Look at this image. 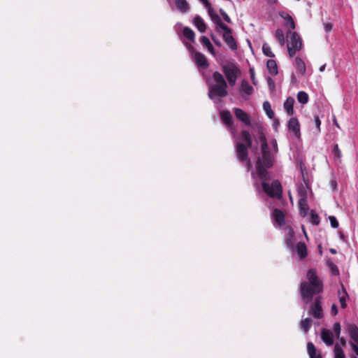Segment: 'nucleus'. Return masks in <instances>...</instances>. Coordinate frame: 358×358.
<instances>
[{"label": "nucleus", "instance_id": "18", "mask_svg": "<svg viewBox=\"0 0 358 358\" xmlns=\"http://www.w3.org/2000/svg\"><path fill=\"white\" fill-rule=\"evenodd\" d=\"M321 338L327 345H332L334 344V336L330 330L323 329L321 331Z\"/></svg>", "mask_w": 358, "mask_h": 358}, {"label": "nucleus", "instance_id": "28", "mask_svg": "<svg viewBox=\"0 0 358 358\" xmlns=\"http://www.w3.org/2000/svg\"><path fill=\"white\" fill-rule=\"evenodd\" d=\"M175 6L182 13H187L189 10V3L186 0H178Z\"/></svg>", "mask_w": 358, "mask_h": 358}, {"label": "nucleus", "instance_id": "30", "mask_svg": "<svg viewBox=\"0 0 358 358\" xmlns=\"http://www.w3.org/2000/svg\"><path fill=\"white\" fill-rule=\"evenodd\" d=\"M240 138L241 141H243V142L245 143V144L248 147L252 146V138H251L250 134L247 130L242 131V132L241 134Z\"/></svg>", "mask_w": 358, "mask_h": 358}, {"label": "nucleus", "instance_id": "24", "mask_svg": "<svg viewBox=\"0 0 358 358\" xmlns=\"http://www.w3.org/2000/svg\"><path fill=\"white\" fill-rule=\"evenodd\" d=\"M200 43H201V45L203 46V47H206L208 50L213 55H215V49H214V47L213 45H212L211 42L210 41V40L208 39V38H207L206 36H202L200 38Z\"/></svg>", "mask_w": 358, "mask_h": 358}, {"label": "nucleus", "instance_id": "19", "mask_svg": "<svg viewBox=\"0 0 358 358\" xmlns=\"http://www.w3.org/2000/svg\"><path fill=\"white\" fill-rule=\"evenodd\" d=\"M279 15L282 17L285 21H286V26L288 27L290 29L293 30L295 29V22L292 17L286 11H280Z\"/></svg>", "mask_w": 358, "mask_h": 358}, {"label": "nucleus", "instance_id": "37", "mask_svg": "<svg viewBox=\"0 0 358 358\" xmlns=\"http://www.w3.org/2000/svg\"><path fill=\"white\" fill-rule=\"evenodd\" d=\"M274 36L278 41L280 45L281 46L284 45L285 43V38L284 36V32L281 29H277L275 30Z\"/></svg>", "mask_w": 358, "mask_h": 358}, {"label": "nucleus", "instance_id": "20", "mask_svg": "<svg viewBox=\"0 0 358 358\" xmlns=\"http://www.w3.org/2000/svg\"><path fill=\"white\" fill-rule=\"evenodd\" d=\"M193 23L194 26L197 28V29L201 32L203 33L206 30V24L203 20V19L199 15H196L194 20Z\"/></svg>", "mask_w": 358, "mask_h": 358}, {"label": "nucleus", "instance_id": "8", "mask_svg": "<svg viewBox=\"0 0 358 358\" xmlns=\"http://www.w3.org/2000/svg\"><path fill=\"white\" fill-rule=\"evenodd\" d=\"M287 46L289 57L292 58L303 47L301 36L296 32L291 33L290 40L288 42Z\"/></svg>", "mask_w": 358, "mask_h": 358}, {"label": "nucleus", "instance_id": "25", "mask_svg": "<svg viewBox=\"0 0 358 358\" xmlns=\"http://www.w3.org/2000/svg\"><path fill=\"white\" fill-rule=\"evenodd\" d=\"M266 67L271 76H276L278 73L277 63L273 59H268L266 62Z\"/></svg>", "mask_w": 358, "mask_h": 358}, {"label": "nucleus", "instance_id": "17", "mask_svg": "<svg viewBox=\"0 0 358 358\" xmlns=\"http://www.w3.org/2000/svg\"><path fill=\"white\" fill-rule=\"evenodd\" d=\"M295 103V100L292 96H288L285 101L283 103V108L287 113V115H293L294 113V104Z\"/></svg>", "mask_w": 358, "mask_h": 358}, {"label": "nucleus", "instance_id": "61", "mask_svg": "<svg viewBox=\"0 0 358 358\" xmlns=\"http://www.w3.org/2000/svg\"><path fill=\"white\" fill-rule=\"evenodd\" d=\"M318 248H319L320 255H322V248L321 245H319Z\"/></svg>", "mask_w": 358, "mask_h": 358}, {"label": "nucleus", "instance_id": "14", "mask_svg": "<svg viewBox=\"0 0 358 358\" xmlns=\"http://www.w3.org/2000/svg\"><path fill=\"white\" fill-rule=\"evenodd\" d=\"M254 89L253 87L249 84V83L243 79L242 80L239 88V92L242 96L243 98L245 99H247L248 97L250 96L253 93Z\"/></svg>", "mask_w": 358, "mask_h": 358}, {"label": "nucleus", "instance_id": "13", "mask_svg": "<svg viewBox=\"0 0 358 358\" xmlns=\"http://www.w3.org/2000/svg\"><path fill=\"white\" fill-rule=\"evenodd\" d=\"M287 129L289 131L292 132L296 137L300 136V124L296 117H293L288 120Z\"/></svg>", "mask_w": 358, "mask_h": 358}, {"label": "nucleus", "instance_id": "52", "mask_svg": "<svg viewBox=\"0 0 358 358\" xmlns=\"http://www.w3.org/2000/svg\"><path fill=\"white\" fill-rule=\"evenodd\" d=\"M350 345L352 347V350L355 352L357 356H358V343H350Z\"/></svg>", "mask_w": 358, "mask_h": 358}, {"label": "nucleus", "instance_id": "41", "mask_svg": "<svg viewBox=\"0 0 358 358\" xmlns=\"http://www.w3.org/2000/svg\"><path fill=\"white\" fill-rule=\"evenodd\" d=\"M335 358H345V354L341 348L338 344L335 345L334 347Z\"/></svg>", "mask_w": 358, "mask_h": 358}, {"label": "nucleus", "instance_id": "15", "mask_svg": "<svg viewBox=\"0 0 358 358\" xmlns=\"http://www.w3.org/2000/svg\"><path fill=\"white\" fill-rule=\"evenodd\" d=\"M346 329L352 340L350 343H358V327L355 324H348Z\"/></svg>", "mask_w": 358, "mask_h": 358}, {"label": "nucleus", "instance_id": "9", "mask_svg": "<svg viewBox=\"0 0 358 358\" xmlns=\"http://www.w3.org/2000/svg\"><path fill=\"white\" fill-rule=\"evenodd\" d=\"M248 148L243 143H237L236 144V154L238 161L241 163H245V165L249 169L251 166L250 161L248 158Z\"/></svg>", "mask_w": 358, "mask_h": 358}, {"label": "nucleus", "instance_id": "5", "mask_svg": "<svg viewBox=\"0 0 358 358\" xmlns=\"http://www.w3.org/2000/svg\"><path fill=\"white\" fill-rule=\"evenodd\" d=\"M183 43L185 45L187 50H189V53L191 54L198 69L199 71L207 69L209 66V63L208 62L206 57L201 52H196L192 45L188 44L185 41Z\"/></svg>", "mask_w": 358, "mask_h": 358}, {"label": "nucleus", "instance_id": "45", "mask_svg": "<svg viewBox=\"0 0 358 358\" xmlns=\"http://www.w3.org/2000/svg\"><path fill=\"white\" fill-rule=\"evenodd\" d=\"M298 194L299 198H304L305 200H307V191L303 187H301L298 189Z\"/></svg>", "mask_w": 358, "mask_h": 358}, {"label": "nucleus", "instance_id": "49", "mask_svg": "<svg viewBox=\"0 0 358 358\" xmlns=\"http://www.w3.org/2000/svg\"><path fill=\"white\" fill-rule=\"evenodd\" d=\"M329 220L330 221L331 226L333 228L338 227V222L334 216H329Z\"/></svg>", "mask_w": 358, "mask_h": 358}, {"label": "nucleus", "instance_id": "44", "mask_svg": "<svg viewBox=\"0 0 358 358\" xmlns=\"http://www.w3.org/2000/svg\"><path fill=\"white\" fill-rule=\"evenodd\" d=\"M314 124L316 128L317 133L320 132L321 120L318 115H314Z\"/></svg>", "mask_w": 358, "mask_h": 358}, {"label": "nucleus", "instance_id": "22", "mask_svg": "<svg viewBox=\"0 0 358 358\" xmlns=\"http://www.w3.org/2000/svg\"><path fill=\"white\" fill-rule=\"evenodd\" d=\"M338 295L341 308H345L347 307L346 298L348 297V294L343 285H341V289L338 290Z\"/></svg>", "mask_w": 358, "mask_h": 358}, {"label": "nucleus", "instance_id": "50", "mask_svg": "<svg viewBox=\"0 0 358 358\" xmlns=\"http://www.w3.org/2000/svg\"><path fill=\"white\" fill-rule=\"evenodd\" d=\"M267 84L271 90H273L275 88V83L273 79L270 77L266 78Z\"/></svg>", "mask_w": 358, "mask_h": 358}, {"label": "nucleus", "instance_id": "33", "mask_svg": "<svg viewBox=\"0 0 358 358\" xmlns=\"http://www.w3.org/2000/svg\"><path fill=\"white\" fill-rule=\"evenodd\" d=\"M332 155H334V158L336 162H340L342 157L341 151L338 148V145L337 143H334L332 145Z\"/></svg>", "mask_w": 358, "mask_h": 358}, {"label": "nucleus", "instance_id": "58", "mask_svg": "<svg viewBox=\"0 0 358 358\" xmlns=\"http://www.w3.org/2000/svg\"><path fill=\"white\" fill-rule=\"evenodd\" d=\"M329 252H330L331 254H333V255H336V254L337 253L336 250V249H334V248H330V249H329Z\"/></svg>", "mask_w": 358, "mask_h": 358}, {"label": "nucleus", "instance_id": "32", "mask_svg": "<svg viewBox=\"0 0 358 358\" xmlns=\"http://www.w3.org/2000/svg\"><path fill=\"white\" fill-rule=\"evenodd\" d=\"M213 79L216 83L215 85H223L224 86L227 85V83L224 80V76L218 71H215L213 73Z\"/></svg>", "mask_w": 358, "mask_h": 358}, {"label": "nucleus", "instance_id": "39", "mask_svg": "<svg viewBox=\"0 0 358 358\" xmlns=\"http://www.w3.org/2000/svg\"><path fill=\"white\" fill-rule=\"evenodd\" d=\"M327 266L330 270L331 273L333 275L338 276L340 275V272L337 266L331 261H327Z\"/></svg>", "mask_w": 358, "mask_h": 358}, {"label": "nucleus", "instance_id": "12", "mask_svg": "<svg viewBox=\"0 0 358 358\" xmlns=\"http://www.w3.org/2000/svg\"><path fill=\"white\" fill-rule=\"evenodd\" d=\"M233 110L236 118L241 121L244 124L247 126H250L251 124L250 115L243 110L238 108H234Z\"/></svg>", "mask_w": 358, "mask_h": 358}, {"label": "nucleus", "instance_id": "46", "mask_svg": "<svg viewBox=\"0 0 358 358\" xmlns=\"http://www.w3.org/2000/svg\"><path fill=\"white\" fill-rule=\"evenodd\" d=\"M334 331L335 333L336 337L339 338L341 334V324L339 322H336L333 327Z\"/></svg>", "mask_w": 358, "mask_h": 358}, {"label": "nucleus", "instance_id": "1", "mask_svg": "<svg viewBox=\"0 0 358 358\" xmlns=\"http://www.w3.org/2000/svg\"><path fill=\"white\" fill-rule=\"evenodd\" d=\"M259 139L262 143V157H259L256 162V172L258 174L259 179H267V170L273 166L274 162V154L278 151V144L275 139H272L271 141V148L269 147L266 136L260 127L258 131Z\"/></svg>", "mask_w": 358, "mask_h": 358}, {"label": "nucleus", "instance_id": "10", "mask_svg": "<svg viewBox=\"0 0 358 358\" xmlns=\"http://www.w3.org/2000/svg\"><path fill=\"white\" fill-rule=\"evenodd\" d=\"M322 299V297L321 296H317L310 308V314L317 319H320L323 317Z\"/></svg>", "mask_w": 358, "mask_h": 358}, {"label": "nucleus", "instance_id": "64", "mask_svg": "<svg viewBox=\"0 0 358 358\" xmlns=\"http://www.w3.org/2000/svg\"><path fill=\"white\" fill-rule=\"evenodd\" d=\"M354 358H357V357H354Z\"/></svg>", "mask_w": 358, "mask_h": 358}, {"label": "nucleus", "instance_id": "55", "mask_svg": "<svg viewBox=\"0 0 358 358\" xmlns=\"http://www.w3.org/2000/svg\"><path fill=\"white\" fill-rule=\"evenodd\" d=\"M330 186L332 188V189H336L337 187L336 180H330Z\"/></svg>", "mask_w": 358, "mask_h": 358}, {"label": "nucleus", "instance_id": "6", "mask_svg": "<svg viewBox=\"0 0 358 358\" xmlns=\"http://www.w3.org/2000/svg\"><path fill=\"white\" fill-rule=\"evenodd\" d=\"M227 85H210L208 87V97L216 104L221 102V99L228 94Z\"/></svg>", "mask_w": 358, "mask_h": 358}, {"label": "nucleus", "instance_id": "53", "mask_svg": "<svg viewBox=\"0 0 358 358\" xmlns=\"http://www.w3.org/2000/svg\"><path fill=\"white\" fill-rule=\"evenodd\" d=\"M331 313L333 315H336L338 313V308L336 304H333L331 308Z\"/></svg>", "mask_w": 358, "mask_h": 358}, {"label": "nucleus", "instance_id": "4", "mask_svg": "<svg viewBox=\"0 0 358 358\" xmlns=\"http://www.w3.org/2000/svg\"><path fill=\"white\" fill-rule=\"evenodd\" d=\"M222 70L230 86L234 87L238 77L241 76V70L235 63L232 62L223 65Z\"/></svg>", "mask_w": 358, "mask_h": 358}, {"label": "nucleus", "instance_id": "47", "mask_svg": "<svg viewBox=\"0 0 358 358\" xmlns=\"http://www.w3.org/2000/svg\"><path fill=\"white\" fill-rule=\"evenodd\" d=\"M249 73H250V78H251L252 84L254 85H257V79L255 78V73L254 68H250Z\"/></svg>", "mask_w": 358, "mask_h": 358}, {"label": "nucleus", "instance_id": "16", "mask_svg": "<svg viewBox=\"0 0 358 358\" xmlns=\"http://www.w3.org/2000/svg\"><path fill=\"white\" fill-rule=\"evenodd\" d=\"M272 217L278 226L282 227L285 224V215L281 210L275 208L273 211Z\"/></svg>", "mask_w": 358, "mask_h": 358}, {"label": "nucleus", "instance_id": "43", "mask_svg": "<svg viewBox=\"0 0 358 358\" xmlns=\"http://www.w3.org/2000/svg\"><path fill=\"white\" fill-rule=\"evenodd\" d=\"M293 234H294V232L291 229L289 231V237L286 239V245L290 249H293V245H294L293 241H292Z\"/></svg>", "mask_w": 358, "mask_h": 358}, {"label": "nucleus", "instance_id": "62", "mask_svg": "<svg viewBox=\"0 0 358 358\" xmlns=\"http://www.w3.org/2000/svg\"><path fill=\"white\" fill-rule=\"evenodd\" d=\"M303 181H304V182H305V185H306V187H308V182H309L310 180H304Z\"/></svg>", "mask_w": 358, "mask_h": 358}, {"label": "nucleus", "instance_id": "34", "mask_svg": "<svg viewBox=\"0 0 358 358\" xmlns=\"http://www.w3.org/2000/svg\"><path fill=\"white\" fill-rule=\"evenodd\" d=\"M294 66L302 75L305 73L306 64L301 58L296 57L294 61Z\"/></svg>", "mask_w": 358, "mask_h": 358}, {"label": "nucleus", "instance_id": "56", "mask_svg": "<svg viewBox=\"0 0 358 358\" xmlns=\"http://www.w3.org/2000/svg\"><path fill=\"white\" fill-rule=\"evenodd\" d=\"M169 6L173 8V5H176V2L178 0H166Z\"/></svg>", "mask_w": 358, "mask_h": 358}, {"label": "nucleus", "instance_id": "48", "mask_svg": "<svg viewBox=\"0 0 358 358\" xmlns=\"http://www.w3.org/2000/svg\"><path fill=\"white\" fill-rule=\"evenodd\" d=\"M220 13L221 14V15L222 16L224 20L226 22L231 23V20L230 17H229L227 13L222 8L220 9Z\"/></svg>", "mask_w": 358, "mask_h": 358}, {"label": "nucleus", "instance_id": "3", "mask_svg": "<svg viewBox=\"0 0 358 358\" xmlns=\"http://www.w3.org/2000/svg\"><path fill=\"white\" fill-rule=\"evenodd\" d=\"M214 18L215 19V21L213 22V23L216 25V31L219 33V29H222L223 31L222 38L225 43L232 50H237V43L232 35L231 29L222 22L219 15H215Z\"/></svg>", "mask_w": 358, "mask_h": 358}, {"label": "nucleus", "instance_id": "40", "mask_svg": "<svg viewBox=\"0 0 358 358\" xmlns=\"http://www.w3.org/2000/svg\"><path fill=\"white\" fill-rule=\"evenodd\" d=\"M262 51H263V53L268 57L273 58L275 57V55L271 51V48L270 45L266 43H264L263 44Z\"/></svg>", "mask_w": 358, "mask_h": 358}, {"label": "nucleus", "instance_id": "23", "mask_svg": "<svg viewBox=\"0 0 358 358\" xmlns=\"http://www.w3.org/2000/svg\"><path fill=\"white\" fill-rule=\"evenodd\" d=\"M292 159L296 164H299L301 173H303V156L301 152L299 149H296L292 152Z\"/></svg>", "mask_w": 358, "mask_h": 358}, {"label": "nucleus", "instance_id": "51", "mask_svg": "<svg viewBox=\"0 0 358 358\" xmlns=\"http://www.w3.org/2000/svg\"><path fill=\"white\" fill-rule=\"evenodd\" d=\"M333 27V24L330 22H325L324 23V28L327 33L329 32Z\"/></svg>", "mask_w": 358, "mask_h": 358}, {"label": "nucleus", "instance_id": "21", "mask_svg": "<svg viewBox=\"0 0 358 358\" xmlns=\"http://www.w3.org/2000/svg\"><path fill=\"white\" fill-rule=\"evenodd\" d=\"M296 250L300 259H305L308 255L307 246L303 242H299L296 244Z\"/></svg>", "mask_w": 358, "mask_h": 358}, {"label": "nucleus", "instance_id": "26", "mask_svg": "<svg viewBox=\"0 0 358 358\" xmlns=\"http://www.w3.org/2000/svg\"><path fill=\"white\" fill-rule=\"evenodd\" d=\"M298 203L300 215L303 217H305L307 215L308 210H309L307 200H305L304 198H299Z\"/></svg>", "mask_w": 358, "mask_h": 358}, {"label": "nucleus", "instance_id": "27", "mask_svg": "<svg viewBox=\"0 0 358 358\" xmlns=\"http://www.w3.org/2000/svg\"><path fill=\"white\" fill-rule=\"evenodd\" d=\"M182 36L185 39L189 41L191 43L195 42V34L191 28L188 27H184Z\"/></svg>", "mask_w": 358, "mask_h": 358}, {"label": "nucleus", "instance_id": "38", "mask_svg": "<svg viewBox=\"0 0 358 358\" xmlns=\"http://www.w3.org/2000/svg\"><path fill=\"white\" fill-rule=\"evenodd\" d=\"M263 109L270 119L274 117L275 113L273 110L271 109V104L268 101H266L263 103Z\"/></svg>", "mask_w": 358, "mask_h": 358}, {"label": "nucleus", "instance_id": "31", "mask_svg": "<svg viewBox=\"0 0 358 358\" xmlns=\"http://www.w3.org/2000/svg\"><path fill=\"white\" fill-rule=\"evenodd\" d=\"M307 350L310 358H322L320 354H316V348L313 343L308 342L307 343Z\"/></svg>", "mask_w": 358, "mask_h": 358}, {"label": "nucleus", "instance_id": "59", "mask_svg": "<svg viewBox=\"0 0 358 358\" xmlns=\"http://www.w3.org/2000/svg\"><path fill=\"white\" fill-rule=\"evenodd\" d=\"M325 67H326V64H324V65L321 66L320 68V72L324 71V69H325Z\"/></svg>", "mask_w": 358, "mask_h": 358}, {"label": "nucleus", "instance_id": "60", "mask_svg": "<svg viewBox=\"0 0 358 358\" xmlns=\"http://www.w3.org/2000/svg\"><path fill=\"white\" fill-rule=\"evenodd\" d=\"M279 124V122L277 120L274 121L273 126L275 127V129H277L278 125Z\"/></svg>", "mask_w": 358, "mask_h": 358}, {"label": "nucleus", "instance_id": "2", "mask_svg": "<svg viewBox=\"0 0 358 358\" xmlns=\"http://www.w3.org/2000/svg\"><path fill=\"white\" fill-rule=\"evenodd\" d=\"M307 278L308 281L301 282L299 289L301 299L306 303H310L313 296L322 292L324 285L314 268H310L307 271Z\"/></svg>", "mask_w": 358, "mask_h": 358}, {"label": "nucleus", "instance_id": "63", "mask_svg": "<svg viewBox=\"0 0 358 358\" xmlns=\"http://www.w3.org/2000/svg\"><path fill=\"white\" fill-rule=\"evenodd\" d=\"M302 229H303V233H304L305 236L307 237V234H306V230H305V228H304V227H303V226L302 227Z\"/></svg>", "mask_w": 358, "mask_h": 358}, {"label": "nucleus", "instance_id": "57", "mask_svg": "<svg viewBox=\"0 0 358 358\" xmlns=\"http://www.w3.org/2000/svg\"><path fill=\"white\" fill-rule=\"evenodd\" d=\"M339 339V341L341 343V344L343 345V346H345L346 345V341L345 339L343 338V337H340L338 338Z\"/></svg>", "mask_w": 358, "mask_h": 358}, {"label": "nucleus", "instance_id": "35", "mask_svg": "<svg viewBox=\"0 0 358 358\" xmlns=\"http://www.w3.org/2000/svg\"><path fill=\"white\" fill-rule=\"evenodd\" d=\"M297 101L302 105L306 104L309 101L308 94L304 91H300L297 94Z\"/></svg>", "mask_w": 358, "mask_h": 358}, {"label": "nucleus", "instance_id": "7", "mask_svg": "<svg viewBox=\"0 0 358 358\" xmlns=\"http://www.w3.org/2000/svg\"><path fill=\"white\" fill-rule=\"evenodd\" d=\"M262 185L264 192L270 197L278 199L282 198V188L279 180H273L271 184L263 180Z\"/></svg>", "mask_w": 358, "mask_h": 358}, {"label": "nucleus", "instance_id": "36", "mask_svg": "<svg viewBox=\"0 0 358 358\" xmlns=\"http://www.w3.org/2000/svg\"><path fill=\"white\" fill-rule=\"evenodd\" d=\"M312 325V320L309 317L303 319L301 321L300 327L304 332H308Z\"/></svg>", "mask_w": 358, "mask_h": 358}, {"label": "nucleus", "instance_id": "42", "mask_svg": "<svg viewBox=\"0 0 358 358\" xmlns=\"http://www.w3.org/2000/svg\"><path fill=\"white\" fill-rule=\"evenodd\" d=\"M310 219H311V223L313 224L319 225V224L320 222V219L319 215L314 210L311 211Z\"/></svg>", "mask_w": 358, "mask_h": 358}, {"label": "nucleus", "instance_id": "11", "mask_svg": "<svg viewBox=\"0 0 358 358\" xmlns=\"http://www.w3.org/2000/svg\"><path fill=\"white\" fill-rule=\"evenodd\" d=\"M220 117L223 123L227 126L231 134L235 135V128L231 113L229 110H225L220 113Z\"/></svg>", "mask_w": 358, "mask_h": 358}, {"label": "nucleus", "instance_id": "54", "mask_svg": "<svg viewBox=\"0 0 358 358\" xmlns=\"http://www.w3.org/2000/svg\"><path fill=\"white\" fill-rule=\"evenodd\" d=\"M211 38L217 46H220L222 45L221 42L213 34L211 35Z\"/></svg>", "mask_w": 358, "mask_h": 358}, {"label": "nucleus", "instance_id": "29", "mask_svg": "<svg viewBox=\"0 0 358 358\" xmlns=\"http://www.w3.org/2000/svg\"><path fill=\"white\" fill-rule=\"evenodd\" d=\"M203 6L208 9V15L212 20V22H215V19L214 18L215 15H218V14L211 8V4L208 0H199Z\"/></svg>", "mask_w": 358, "mask_h": 358}]
</instances>
